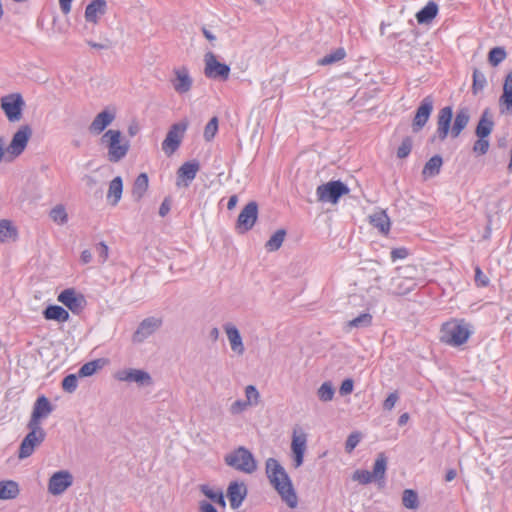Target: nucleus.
Segmentation results:
<instances>
[{"mask_svg":"<svg viewBox=\"0 0 512 512\" xmlns=\"http://www.w3.org/2000/svg\"><path fill=\"white\" fill-rule=\"evenodd\" d=\"M57 300L73 313L80 311L84 303L83 296L77 295L74 289H65L58 295Z\"/></svg>","mask_w":512,"mask_h":512,"instance_id":"obj_24","label":"nucleus"},{"mask_svg":"<svg viewBox=\"0 0 512 512\" xmlns=\"http://www.w3.org/2000/svg\"><path fill=\"white\" fill-rule=\"evenodd\" d=\"M486 85V78L483 73L478 70H474L473 72V85L472 90L474 94H478V92L482 91Z\"/></svg>","mask_w":512,"mask_h":512,"instance_id":"obj_48","label":"nucleus"},{"mask_svg":"<svg viewBox=\"0 0 512 512\" xmlns=\"http://www.w3.org/2000/svg\"><path fill=\"white\" fill-rule=\"evenodd\" d=\"M402 504L405 508L415 510L419 507L417 493L412 489H405L402 495Z\"/></svg>","mask_w":512,"mask_h":512,"instance_id":"obj_42","label":"nucleus"},{"mask_svg":"<svg viewBox=\"0 0 512 512\" xmlns=\"http://www.w3.org/2000/svg\"><path fill=\"white\" fill-rule=\"evenodd\" d=\"M416 269L413 266L398 268L395 275L385 287L387 293L392 295H405L412 291L417 285L415 280Z\"/></svg>","mask_w":512,"mask_h":512,"instance_id":"obj_3","label":"nucleus"},{"mask_svg":"<svg viewBox=\"0 0 512 512\" xmlns=\"http://www.w3.org/2000/svg\"><path fill=\"white\" fill-rule=\"evenodd\" d=\"M307 450V434L301 427H295L292 433L291 457L292 466L297 469L303 465L304 455Z\"/></svg>","mask_w":512,"mask_h":512,"instance_id":"obj_11","label":"nucleus"},{"mask_svg":"<svg viewBox=\"0 0 512 512\" xmlns=\"http://www.w3.org/2000/svg\"><path fill=\"white\" fill-rule=\"evenodd\" d=\"M408 255V251L405 248H396L391 251V259L392 261H396L398 259H404Z\"/></svg>","mask_w":512,"mask_h":512,"instance_id":"obj_61","label":"nucleus"},{"mask_svg":"<svg viewBox=\"0 0 512 512\" xmlns=\"http://www.w3.org/2000/svg\"><path fill=\"white\" fill-rule=\"evenodd\" d=\"M78 386V379L75 374L67 375L62 381V388L68 393H73Z\"/></svg>","mask_w":512,"mask_h":512,"instance_id":"obj_50","label":"nucleus"},{"mask_svg":"<svg viewBox=\"0 0 512 512\" xmlns=\"http://www.w3.org/2000/svg\"><path fill=\"white\" fill-rule=\"evenodd\" d=\"M370 223L378 228V230L383 233L387 234L390 230V219L386 212L384 210H379L374 212L369 216Z\"/></svg>","mask_w":512,"mask_h":512,"instance_id":"obj_31","label":"nucleus"},{"mask_svg":"<svg viewBox=\"0 0 512 512\" xmlns=\"http://www.w3.org/2000/svg\"><path fill=\"white\" fill-rule=\"evenodd\" d=\"M217 130H218V119H217V117H213L212 119H210V121L205 126L204 134H203L204 138L207 141L212 140L214 138Z\"/></svg>","mask_w":512,"mask_h":512,"instance_id":"obj_49","label":"nucleus"},{"mask_svg":"<svg viewBox=\"0 0 512 512\" xmlns=\"http://www.w3.org/2000/svg\"><path fill=\"white\" fill-rule=\"evenodd\" d=\"M246 402L252 406H257L260 402V394L254 385H248L245 388Z\"/></svg>","mask_w":512,"mask_h":512,"instance_id":"obj_46","label":"nucleus"},{"mask_svg":"<svg viewBox=\"0 0 512 512\" xmlns=\"http://www.w3.org/2000/svg\"><path fill=\"white\" fill-rule=\"evenodd\" d=\"M114 378L120 382L135 383L138 387H150L153 385L152 376L145 370L125 368L115 372Z\"/></svg>","mask_w":512,"mask_h":512,"instance_id":"obj_9","label":"nucleus"},{"mask_svg":"<svg viewBox=\"0 0 512 512\" xmlns=\"http://www.w3.org/2000/svg\"><path fill=\"white\" fill-rule=\"evenodd\" d=\"M29 429V433L22 440L20 447L18 458L25 459L31 456L37 446H39L45 439L46 433L41 426H35L32 424H27Z\"/></svg>","mask_w":512,"mask_h":512,"instance_id":"obj_6","label":"nucleus"},{"mask_svg":"<svg viewBox=\"0 0 512 512\" xmlns=\"http://www.w3.org/2000/svg\"><path fill=\"white\" fill-rule=\"evenodd\" d=\"M471 331L468 324L463 321H449L442 326L441 329V340L442 342L451 346H460L464 344Z\"/></svg>","mask_w":512,"mask_h":512,"instance_id":"obj_5","label":"nucleus"},{"mask_svg":"<svg viewBox=\"0 0 512 512\" xmlns=\"http://www.w3.org/2000/svg\"><path fill=\"white\" fill-rule=\"evenodd\" d=\"M250 405L245 400H236L229 407V413L231 415H239L246 411Z\"/></svg>","mask_w":512,"mask_h":512,"instance_id":"obj_52","label":"nucleus"},{"mask_svg":"<svg viewBox=\"0 0 512 512\" xmlns=\"http://www.w3.org/2000/svg\"><path fill=\"white\" fill-rule=\"evenodd\" d=\"M443 164L442 158L439 155H435L432 158H430L423 170L422 174L425 178L434 177L439 174L441 166Z\"/></svg>","mask_w":512,"mask_h":512,"instance_id":"obj_35","label":"nucleus"},{"mask_svg":"<svg viewBox=\"0 0 512 512\" xmlns=\"http://www.w3.org/2000/svg\"><path fill=\"white\" fill-rule=\"evenodd\" d=\"M489 149V141L486 138H479L473 145V151L479 155H484Z\"/></svg>","mask_w":512,"mask_h":512,"instance_id":"obj_55","label":"nucleus"},{"mask_svg":"<svg viewBox=\"0 0 512 512\" xmlns=\"http://www.w3.org/2000/svg\"><path fill=\"white\" fill-rule=\"evenodd\" d=\"M372 323V315L370 313H363L358 317L348 322V326L351 328H363L368 327Z\"/></svg>","mask_w":512,"mask_h":512,"instance_id":"obj_45","label":"nucleus"},{"mask_svg":"<svg viewBox=\"0 0 512 512\" xmlns=\"http://www.w3.org/2000/svg\"><path fill=\"white\" fill-rule=\"evenodd\" d=\"M345 57V51L342 48L337 49L331 54H328L319 60L321 65H329L342 60Z\"/></svg>","mask_w":512,"mask_h":512,"instance_id":"obj_47","label":"nucleus"},{"mask_svg":"<svg viewBox=\"0 0 512 512\" xmlns=\"http://www.w3.org/2000/svg\"><path fill=\"white\" fill-rule=\"evenodd\" d=\"M73 484V475L68 470H59L51 475L47 490L53 496L62 495Z\"/></svg>","mask_w":512,"mask_h":512,"instance_id":"obj_13","label":"nucleus"},{"mask_svg":"<svg viewBox=\"0 0 512 512\" xmlns=\"http://www.w3.org/2000/svg\"><path fill=\"white\" fill-rule=\"evenodd\" d=\"M499 105L502 114H512V71L508 73L505 78L503 93L500 96Z\"/></svg>","mask_w":512,"mask_h":512,"instance_id":"obj_26","label":"nucleus"},{"mask_svg":"<svg viewBox=\"0 0 512 512\" xmlns=\"http://www.w3.org/2000/svg\"><path fill=\"white\" fill-rule=\"evenodd\" d=\"M354 382L352 379H345L340 386V394L348 395L353 391Z\"/></svg>","mask_w":512,"mask_h":512,"instance_id":"obj_60","label":"nucleus"},{"mask_svg":"<svg viewBox=\"0 0 512 512\" xmlns=\"http://www.w3.org/2000/svg\"><path fill=\"white\" fill-rule=\"evenodd\" d=\"M349 188L341 181H330L317 187L318 201L336 204L340 197L349 193Z\"/></svg>","mask_w":512,"mask_h":512,"instance_id":"obj_8","label":"nucleus"},{"mask_svg":"<svg viewBox=\"0 0 512 512\" xmlns=\"http://www.w3.org/2000/svg\"><path fill=\"white\" fill-rule=\"evenodd\" d=\"M19 492L20 489L17 482L13 480L0 481V499H15Z\"/></svg>","mask_w":512,"mask_h":512,"instance_id":"obj_33","label":"nucleus"},{"mask_svg":"<svg viewBox=\"0 0 512 512\" xmlns=\"http://www.w3.org/2000/svg\"><path fill=\"white\" fill-rule=\"evenodd\" d=\"M399 399L397 392L390 393L383 402L384 410H392Z\"/></svg>","mask_w":512,"mask_h":512,"instance_id":"obj_56","label":"nucleus"},{"mask_svg":"<svg viewBox=\"0 0 512 512\" xmlns=\"http://www.w3.org/2000/svg\"><path fill=\"white\" fill-rule=\"evenodd\" d=\"M352 479L360 484H368L374 480L371 472L367 470H356L353 473Z\"/></svg>","mask_w":512,"mask_h":512,"instance_id":"obj_51","label":"nucleus"},{"mask_svg":"<svg viewBox=\"0 0 512 512\" xmlns=\"http://www.w3.org/2000/svg\"><path fill=\"white\" fill-rule=\"evenodd\" d=\"M224 461L228 466L246 474H252L257 470V462L253 454L243 446L228 453Z\"/></svg>","mask_w":512,"mask_h":512,"instance_id":"obj_4","label":"nucleus"},{"mask_svg":"<svg viewBox=\"0 0 512 512\" xmlns=\"http://www.w3.org/2000/svg\"><path fill=\"white\" fill-rule=\"evenodd\" d=\"M379 295V287L377 286H371L366 289V296L362 295V297L367 309H370L376 305Z\"/></svg>","mask_w":512,"mask_h":512,"instance_id":"obj_44","label":"nucleus"},{"mask_svg":"<svg viewBox=\"0 0 512 512\" xmlns=\"http://www.w3.org/2000/svg\"><path fill=\"white\" fill-rule=\"evenodd\" d=\"M204 75L208 79L226 81L230 75V67L219 62L216 55L209 51L204 55Z\"/></svg>","mask_w":512,"mask_h":512,"instance_id":"obj_7","label":"nucleus"},{"mask_svg":"<svg viewBox=\"0 0 512 512\" xmlns=\"http://www.w3.org/2000/svg\"><path fill=\"white\" fill-rule=\"evenodd\" d=\"M199 512H218L216 508L207 501L199 502Z\"/></svg>","mask_w":512,"mask_h":512,"instance_id":"obj_62","label":"nucleus"},{"mask_svg":"<svg viewBox=\"0 0 512 512\" xmlns=\"http://www.w3.org/2000/svg\"><path fill=\"white\" fill-rule=\"evenodd\" d=\"M412 139L410 137H406L401 145L399 146L398 150H397V156L398 158H406L410 152H411V149H412Z\"/></svg>","mask_w":512,"mask_h":512,"instance_id":"obj_53","label":"nucleus"},{"mask_svg":"<svg viewBox=\"0 0 512 512\" xmlns=\"http://www.w3.org/2000/svg\"><path fill=\"white\" fill-rule=\"evenodd\" d=\"M265 473L271 486L277 491L281 500L289 507L296 508L298 496L285 468L275 458H268L265 462Z\"/></svg>","mask_w":512,"mask_h":512,"instance_id":"obj_1","label":"nucleus"},{"mask_svg":"<svg viewBox=\"0 0 512 512\" xmlns=\"http://www.w3.org/2000/svg\"><path fill=\"white\" fill-rule=\"evenodd\" d=\"M106 12L107 2L105 0H92L86 6L84 17L88 23L96 25Z\"/></svg>","mask_w":512,"mask_h":512,"instance_id":"obj_23","label":"nucleus"},{"mask_svg":"<svg viewBox=\"0 0 512 512\" xmlns=\"http://www.w3.org/2000/svg\"><path fill=\"white\" fill-rule=\"evenodd\" d=\"M100 143L107 148V159L117 163L126 157L130 144L120 130L109 129L101 137Z\"/></svg>","mask_w":512,"mask_h":512,"instance_id":"obj_2","label":"nucleus"},{"mask_svg":"<svg viewBox=\"0 0 512 512\" xmlns=\"http://www.w3.org/2000/svg\"><path fill=\"white\" fill-rule=\"evenodd\" d=\"M193 78L186 66L173 69V76L170 79L173 90L179 94H187L193 87Z\"/></svg>","mask_w":512,"mask_h":512,"instance_id":"obj_14","label":"nucleus"},{"mask_svg":"<svg viewBox=\"0 0 512 512\" xmlns=\"http://www.w3.org/2000/svg\"><path fill=\"white\" fill-rule=\"evenodd\" d=\"M72 0H59L61 11L66 15L71 11Z\"/></svg>","mask_w":512,"mask_h":512,"instance_id":"obj_63","label":"nucleus"},{"mask_svg":"<svg viewBox=\"0 0 512 512\" xmlns=\"http://www.w3.org/2000/svg\"><path fill=\"white\" fill-rule=\"evenodd\" d=\"M1 109L10 122H17L22 118L25 102L19 93L3 96L0 100Z\"/></svg>","mask_w":512,"mask_h":512,"instance_id":"obj_12","label":"nucleus"},{"mask_svg":"<svg viewBox=\"0 0 512 512\" xmlns=\"http://www.w3.org/2000/svg\"><path fill=\"white\" fill-rule=\"evenodd\" d=\"M387 469V458L383 453L378 454L374 467L373 472H371L374 480H383L385 476V472Z\"/></svg>","mask_w":512,"mask_h":512,"instance_id":"obj_37","label":"nucleus"},{"mask_svg":"<svg viewBox=\"0 0 512 512\" xmlns=\"http://www.w3.org/2000/svg\"><path fill=\"white\" fill-rule=\"evenodd\" d=\"M103 367L102 359L93 360L85 363L78 371L79 377H89L95 374Z\"/></svg>","mask_w":512,"mask_h":512,"instance_id":"obj_40","label":"nucleus"},{"mask_svg":"<svg viewBox=\"0 0 512 512\" xmlns=\"http://www.w3.org/2000/svg\"><path fill=\"white\" fill-rule=\"evenodd\" d=\"M470 120V110L467 107L460 108L454 118L453 125L451 127V136L453 138L458 137L461 132L468 125Z\"/></svg>","mask_w":512,"mask_h":512,"instance_id":"obj_27","label":"nucleus"},{"mask_svg":"<svg viewBox=\"0 0 512 512\" xmlns=\"http://www.w3.org/2000/svg\"><path fill=\"white\" fill-rule=\"evenodd\" d=\"M361 440V434L358 432L351 433L345 443V450L348 453H351L354 448L358 445Z\"/></svg>","mask_w":512,"mask_h":512,"instance_id":"obj_54","label":"nucleus"},{"mask_svg":"<svg viewBox=\"0 0 512 512\" xmlns=\"http://www.w3.org/2000/svg\"><path fill=\"white\" fill-rule=\"evenodd\" d=\"M438 7L436 3L429 2L424 8H422L417 14L416 18L420 24L431 22L437 15Z\"/></svg>","mask_w":512,"mask_h":512,"instance_id":"obj_36","label":"nucleus"},{"mask_svg":"<svg viewBox=\"0 0 512 512\" xmlns=\"http://www.w3.org/2000/svg\"><path fill=\"white\" fill-rule=\"evenodd\" d=\"M453 118V111L450 106L443 107L437 117V130L434 138L444 141L449 133L451 134V121Z\"/></svg>","mask_w":512,"mask_h":512,"instance_id":"obj_19","label":"nucleus"},{"mask_svg":"<svg viewBox=\"0 0 512 512\" xmlns=\"http://www.w3.org/2000/svg\"><path fill=\"white\" fill-rule=\"evenodd\" d=\"M493 127L494 122L489 114V111L485 110L477 124L475 133L478 138H486L491 134Z\"/></svg>","mask_w":512,"mask_h":512,"instance_id":"obj_30","label":"nucleus"},{"mask_svg":"<svg viewBox=\"0 0 512 512\" xmlns=\"http://www.w3.org/2000/svg\"><path fill=\"white\" fill-rule=\"evenodd\" d=\"M258 218V205L255 201L249 202L240 212L236 229L240 233H245L253 228Z\"/></svg>","mask_w":512,"mask_h":512,"instance_id":"obj_15","label":"nucleus"},{"mask_svg":"<svg viewBox=\"0 0 512 512\" xmlns=\"http://www.w3.org/2000/svg\"><path fill=\"white\" fill-rule=\"evenodd\" d=\"M149 180L146 173H141L134 181L132 196L135 201H140L148 189Z\"/></svg>","mask_w":512,"mask_h":512,"instance_id":"obj_34","label":"nucleus"},{"mask_svg":"<svg viewBox=\"0 0 512 512\" xmlns=\"http://www.w3.org/2000/svg\"><path fill=\"white\" fill-rule=\"evenodd\" d=\"M506 57L507 53L503 47H494L489 51L488 61L492 66L496 67L504 61Z\"/></svg>","mask_w":512,"mask_h":512,"instance_id":"obj_43","label":"nucleus"},{"mask_svg":"<svg viewBox=\"0 0 512 512\" xmlns=\"http://www.w3.org/2000/svg\"><path fill=\"white\" fill-rule=\"evenodd\" d=\"M188 125V121L184 119L170 127L164 141L162 142V150L168 156L172 155L180 146Z\"/></svg>","mask_w":512,"mask_h":512,"instance_id":"obj_10","label":"nucleus"},{"mask_svg":"<svg viewBox=\"0 0 512 512\" xmlns=\"http://www.w3.org/2000/svg\"><path fill=\"white\" fill-rule=\"evenodd\" d=\"M52 411L53 406L48 398L40 396L34 403L31 418L28 423L35 426H41V420L47 418Z\"/></svg>","mask_w":512,"mask_h":512,"instance_id":"obj_21","label":"nucleus"},{"mask_svg":"<svg viewBox=\"0 0 512 512\" xmlns=\"http://www.w3.org/2000/svg\"><path fill=\"white\" fill-rule=\"evenodd\" d=\"M247 495V487L244 483L232 482L227 489V497L230 502V506L233 509H237L241 506Z\"/></svg>","mask_w":512,"mask_h":512,"instance_id":"obj_25","label":"nucleus"},{"mask_svg":"<svg viewBox=\"0 0 512 512\" xmlns=\"http://www.w3.org/2000/svg\"><path fill=\"white\" fill-rule=\"evenodd\" d=\"M475 282L477 286L485 287L489 283L488 277H486L481 271L480 267L475 268Z\"/></svg>","mask_w":512,"mask_h":512,"instance_id":"obj_58","label":"nucleus"},{"mask_svg":"<svg viewBox=\"0 0 512 512\" xmlns=\"http://www.w3.org/2000/svg\"><path fill=\"white\" fill-rule=\"evenodd\" d=\"M18 237V230L11 220L0 219V242L6 243L15 241Z\"/></svg>","mask_w":512,"mask_h":512,"instance_id":"obj_28","label":"nucleus"},{"mask_svg":"<svg viewBox=\"0 0 512 512\" xmlns=\"http://www.w3.org/2000/svg\"><path fill=\"white\" fill-rule=\"evenodd\" d=\"M169 211H170V203L167 199H165L159 208V215L161 217H164L168 214Z\"/></svg>","mask_w":512,"mask_h":512,"instance_id":"obj_64","label":"nucleus"},{"mask_svg":"<svg viewBox=\"0 0 512 512\" xmlns=\"http://www.w3.org/2000/svg\"><path fill=\"white\" fill-rule=\"evenodd\" d=\"M162 319L157 317H148L140 322L132 336L134 343H142L153 335L162 326Z\"/></svg>","mask_w":512,"mask_h":512,"instance_id":"obj_16","label":"nucleus"},{"mask_svg":"<svg viewBox=\"0 0 512 512\" xmlns=\"http://www.w3.org/2000/svg\"><path fill=\"white\" fill-rule=\"evenodd\" d=\"M285 236L286 231L284 229L277 230L266 242V249L270 252L278 250L282 246Z\"/></svg>","mask_w":512,"mask_h":512,"instance_id":"obj_39","label":"nucleus"},{"mask_svg":"<svg viewBox=\"0 0 512 512\" xmlns=\"http://www.w3.org/2000/svg\"><path fill=\"white\" fill-rule=\"evenodd\" d=\"M316 394L320 401L330 402L334 398L335 388L330 381H326L317 389Z\"/></svg>","mask_w":512,"mask_h":512,"instance_id":"obj_38","label":"nucleus"},{"mask_svg":"<svg viewBox=\"0 0 512 512\" xmlns=\"http://www.w3.org/2000/svg\"><path fill=\"white\" fill-rule=\"evenodd\" d=\"M123 192V181L120 176L115 177L110 181L109 189L107 193V200L112 206L119 203Z\"/></svg>","mask_w":512,"mask_h":512,"instance_id":"obj_29","label":"nucleus"},{"mask_svg":"<svg viewBox=\"0 0 512 512\" xmlns=\"http://www.w3.org/2000/svg\"><path fill=\"white\" fill-rule=\"evenodd\" d=\"M49 216L51 220L58 225H64L68 222V214L65 207L61 204L53 207L49 213Z\"/></svg>","mask_w":512,"mask_h":512,"instance_id":"obj_41","label":"nucleus"},{"mask_svg":"<svg viewBox=\"0 0 512 512\" xmlns=\"http://www.w3.org/2000/svg\"><path fill=\"white\" fill-rule=\"evenodd\" d=\"M200 490L201 492L207 497L209 498L211 501H214L218 494H220L222 491L218 490V491H215L213 490L210 486L208 485H201L200 486Z\"/></svg>","mask_w":512,"mask_h":512,"instance_id":"obj_59","label":"nucleus"},{"mask_svg":"<svg viewBox=\"0 0 512 512\" xmlns=\"http://www.w3.org/2000/svg\"><path fill=\"white\" fill-rule=\"evenodd\" d=\"M96 251L98 253V258L101 263H104L109 256V248L104 242H100L97 247Z\"/></svg>","mask_w":512,"mask_h":512,"instance_id":"obj_57","label":"nucleus"},{"mask_svg":"<svg viewBox=\"0 0 512 512\" xmlns=\"http://www.w3.org/2000/svg\"><path fill=\"white\" fill-rule=\"evenodd\" d=\"M116 113L113 109H104L99 112L90 123L88 130L93 135L101 134L114 120Z\"/></svg>","mask_w":512,"mask_h":512,"instance_id":"obj_20","label":"nucleus"},{"mask_svg":"<svg viewBox=\"0 0 512 512\" xmlns=\"http://www.w3.org/2000/svg\"><path fill=\"white\" fill-rule=\"evenodd\" d=\"M43 316L47 320L66 322L69 320V313L61 306L49 305L44 311Z\"/></svg>","mask_w":512,"mask_h":512,"instance_id":"obj_32","label":"nucleus"},{"mask_svg":"<svg viewBox=\"0 0 512 512\" xmlns=\"http://www.w3.org/2000/svg\"><path fill=\"white\" fill-rule=\"evenodd\" d=\"M199 169L200 165L196 161L185 162L182 164L177 171L176 185L178 187H188L190 183L195 179Z\"/></svg>","mask_w":512,"mask_h":512,"instance_id":"obj_22","label":"nucleus"},{"mask_svg":"<svg viewBox=\"0 0 512 512\" xmlns=\"http://www.w3.org/2000/svg\"><path fill=\"white\" fill-rule=\"evenodd\" d=\"M434 100L432 96H426L416 110V114L412 121L413 132H419L428 122L433 111Z\"/></svg>","mask_w":512,"mask_h":512,"instance_id":"obj_17","label":"nucleus"},{"mask_svg":"<svg viewBox=\"0 0 512 512\" xmlns=\"http://www.w3.org/2000/svg\"><path fill=\"white\" fill-rule=\"evenodd\" d=\"M223 330L226 334L227 340L231 351L236 356H243L245 353V345L239 329L231 322L223 325Z\"/></svg>","mask_w":512,"mask_h":512,"instance_id":"obj_18","label":"nucleus"}]
</instances>
